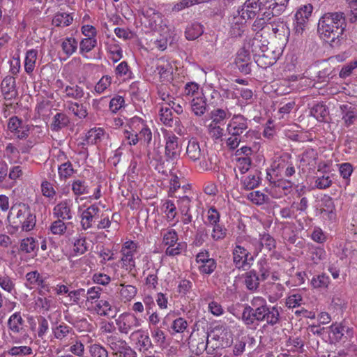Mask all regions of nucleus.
Listing matches in <instances>:
<instances>
[{"label": "nucleus", "mask_w": 357, "mask_h": 357, "mask_svg": "<svg viewBox=\"0 0 357 357\" xmlns=\"http://www.w3.org/2000/svg\"><path fill=\"white\" fill-rule=\"evenodd\" d=\"M243 324L248 328H256L260 323L265 322L263 328L274 326L280 321V314L276 306H270L261 296L253 297L249 304L243 305L241 314Z\"/></svg>", "instance_id": "f257e3e1"}, {"label": "nucleus", "mask_w": 357, "mask_h": 357, "mask_svg": "<svg viewBox=\"0 0 357 357\" xmlns=\"http://www.w3.org/2000/svg\"><path fill=\"white\" fill-rule=\"evenodd\" d=\"M347 15L342 12L325 13L319 20L317 31L320 37L333 47H340L344 40Z\"/></svg>", "instance_id": "f03ea898"}, {"label": "nucleus", "mask_w": 357, "mask_h": 357, "mask_svg": "<svg viewBox=\"0 0 357 357\" xmlns=\"http://www.w3.org/2000/svg\"><path fill=\"white\" fill-rule=\"evenodd\" d=\"M249 121L242 114H234L227 126L230 135L226 140V145L230 150H235L241 142H245L250 132Z\"/></svg>", "instance_id": "7ed1b4c3"}, {"label": "nucleus", "mask_w": 357, "mask_h": 357, "mask_svg": "<svg viewBox=\"0 0 357 357\" xmlns=\"http://www.w3.org/2000/svg\"><path fill=\"white\" fill-rule=\"evenodd\" d=\"M186 156L192 162H198L199 169L210 171L216 165L215 157L209 154L207 149L201 148L199 142L195 138H191L186 148Z\"/></svg>", "instance_id": "20e7f679"}, {"label": "nucleus", "mask_w": 357, "mask_h": 357, "mask_svg": "<svg viewBox=\"0 0 357 357\" xmlns=\"http://www.w3.org/2000/svg\"><path fill=\"white\" fill-rule=\"evenodd\" d=\"M239 243L237 238L232 250V261L237 269L245 271L251 267L257 255H255V250L252 253Z\"/></svg>", "instance_id": "39448f33"}, {"label": "nucleus", "mask_w": 357, "mask_h": 357, "mask_svg": "<svg viewBox=\"0 0 357 357\" xmlns=\"http://www.w3.org/2000/svg\"><path fill=\"white\" fill-rule=\"evenodd\" d=\"M178 236L174 229H167L163 234L162 243L168 245L165 250V255L174 257L180 255L185 248L183 243H178Z\"/></svg>", "instance_id": "423d86ee"}, {"label": "nucleus", "mask_w": 357, "mask_h": 357, "mask_svg": "<svg viewBox=\"0 0 357 357\" xmlns=\"http://www.w3.org/2000/svg\"><path fill=\"white\" fill-rule=\"evenodd\" d=\"M119 333L127 335L133 328L140 326L139 319L133 314L124 312L115 319Z\"/></svg>", "instance_id": "0eeeda50"}, {"label": "nucleus", "mask_w": 357, "mask_h": 357, "mask_svg": "<svg viewBox=\"0 0 357 357\" xmlns=\"http://www.w3.org/2000/svg\"><path fill=\"white\" fill-rule=\"evenodd\" d=\"M164 137L165 140V160L167 162H174L180 155V151L178 149L179 138L174 133H167Z\"/></svg>", "instance_id": "6e6552de"}, {"label": "nucleus", "mask_w": 357, "mask_h": 357, "mask_svg": "<svg viewBox=\"0 0 357 357\" xmlns=\"http://www.w3.org/2000/svg\"><path fill=\"white\" fill-rule=\"evenodd\" d=\"M250 243L255 248V255H258L262 249L271 252L276 248L275 238L266 232L259 234V238H253L250 241Z\"/></svg>", "instance_id": "1a4fd4ad"}, {"label": "nucleus", "mask_w": 357, "mask_h": 357, "mask_svg": "<svg viewBox=\"0 0 357 357\" xmlns=\"http://www.w3.org/2000/svg\"><path fill=\"white\" fill-rule=\"evenodd\" d=\"M313 10V6L310 3L301 6L295 14L294 30L296 33H302L308 18Z\"/></svg>", "instance_id": "9d476101"}, {"label": "nucleus", "mask_w": 357, "mask_h": 357, "mask_svg": "<svg viewBox=\"0 0 357 357\" xmlns=\"http://www.w3.org/2000/svg\"><path fill=\"white\" fill-rule=\"evenodd\" d=\"M208 338V334H191L188 343L191 353L196 356L201 355L205 350H206Z\"/></svg>", "instance_id": "9b49d317"}, {"label": "nucleus", "mask_w": 357, "mask_h": 357, "mask_svg": "<svg viewBox=\"0 0 357 357\" xmlns=\"http://www.w3.org/2000/svg\"><path fill=\"white\" fill-rule=\"evenodd\" d=\"M141 13L146 20L145 23L151 30L157 31L162 26V16L158 10L151 7H144L141 10Z\"/></svg>", "instance_id": "f8f14e48"}, {"label": "nucleus", "mask_w": 357, "mask_h": 357, "mask_svg": "<svg viewBox=\"0 0 357 357\" xmlns=\"http://www.w3.org/2000/svg\"><path fill=\"white\" fill-rule=\"evenodd\" d=\"M112 298H102L96 305L95 310L98 314L102 317L114 318L118 312L117 308L113 305Z\"/></svg>", "instance_id": "ddd939ff"}, {"label": "nucleus", "mask_w": 357, "mask_h": 357, "mask_svg": "<svg viewBox=\"0 0 357 357\" xmlns=\"http://www.w3.org/2000/svg\"><path fill=\"white\" fill-rule=\"evenodd\" d=\"M100 211L98 206L93 204L82 212L81 225L83 229L86 230L92 227L93 223L99 218Z\"/></svg>", "instance_id": "4468645a"}, {"label": "nucleus", "mask_w": 357, "mask_h": 357, "mask_svg": "<svg viewBox=\"0 0 357 357\" xmlns=\"http://www.w3.org/2000/svg\"><path fill=\"white\" fill-rule=\"evenodd\" d=\"M72 202L65 199L57 204L53 208V215L55 218L63 220H70L73 218L71 211Z\"/></svg>", "instance_id": "2eb2a0df"}, {"label": "nucleus", "mask_w": 357, "mask_h": 357, "mask_svg": "<svg viewBox=\"0 0 357 357\" xmlns=\"http://www.w3.org/2000/svg\"><path fill=\"white\" fill-rule=\"evenodd\" d=\"M330 337L335 342H340L343 340L344 334L349 336L352 335V329L346 326L343 323H333L330 327Z\"/></svg>", "instance_id": "dca6fc26"}, {"label": "nucleus", "mask_w": 357, "mask_h": 357, "mask_svg": "<svg viewBox=\"0 0 357 357\" xmlns=\"http://www.w3.org/2000/svg\"><path fill=\"white\" fill-rule=\"evenodd\" d=\"M340 109L344 126L349 127L354 124L357 119V109L351 105L345 104L341 105Z\"/></svg>", "instance_id": "f3484780"}, {"label": "nucleus", "mask_w": 357, "mask_h": 357, "mask_svg": "<svg viewBox=\"0 0 357 357\" xmlns=\"http://www.w3.org/2000/svg\"><path fill=\"white\" fill-rule=\"evenodd\" d=\"M258 13L255 0H246L237 10V14L246 20L254 18Z\"/></svg>", "instance_id": "a211bd4d"}, {"label": "nucleus", "mask_w": 357, "mask_h": 357, "mask_svg": "<svg viewBox=\"0 0 357 357\" xmlns=\"http://www.w3.org/2000/svg\"><path fill=\"white\" fill-rule=\"evenodd\" d=\"M243 278L244 279V284L248 291L255 292L258 290L259 282L261 280L258 277L257 270L252 269L245 272L243 275Z\"/></svg>", "instance_id": "6ab92c4d"}, {"label": "nucleus", "mask_w": 357, "mask_h": 357, "mask_svg": "<svg viewBox=\"0 0 357 357\" xmlns=\"http://www.w3.org/2000/svg\"><path fill=\"white\" fill-rule=\"evenodd\" d=\"M171 179L169 181V189L168 191V195L170 197H178V195L180 194L179 192H183V194H186L188 192H190V185H183L182 187L181 186V183L179 182V178L175 174H171Z\"/></svg>", "instance_id": "aec40b11"}, {"label": "nucleus", "mask_w": 357, "mask_h": 357, "mask_svg": "<svg viewBox=\"0 0 357 357\" xmlns=\"http://www.w3.org/2000/svg\"><path fill=\"white\" fill-rule=\"evenodd\" d=\"M69 123L70 118L68 115L63 112H58L53 116L50 128L53 132H59L67 127Z\"/></svg>", "instance_id": "412c9836"}, {"label": "nucleus", "mask_w": 357, "mask_h": 357, "mask_svg": "<svg viewBox=\"0 0 357 357\" xmlns=\"http://www.w3.org/2000/svg\"><path fill=\"white\" fill-rule=\"evenodd\" d=\"M53 336L55 339L63 340L70 335H74V331L72 327L66 324L61 322L59 324L52 327Z\"/></svg>", "instance_id": "4be33fe9"}, {"label": "nucleus", "mask_w": 357, "mask_h": 357, "mask_svg": "<svg viewBox=\"0 0 357 357\" xmlns=\"http://www.w3.org/2000/svg\"><path fill=\"white\" fill-rule=\"evenodd\" d=\"M321 213L323 216H327L329 220H333L335 218V204L333 199L328 195H324L321 200Z\"/></svg>", "instance_id": "5701e85b"}, {"label": "nucleus", "mask_w": 357, "mask_h": 357, "mask_svg": "<svg viewBox=\"0 0 357 357\" xmlns=\"http://www.w3.org/2000/svg\"><path fill=\"white\" fill-rule=\"evenodd\" d=\"M24 322L20 312H15L8 320V329L13 333H20L23 330Z\"/></svg>", "instance_id": "b1692460"}, {"label": "nucleus", "mask_w": 357, "mask_h": 357, "mask_svg": "<svg viewBox=\"0 0 357 357\" xmlns=\"http://www.w3.org/2000/svg\"><path fill=\"white\" fill-rule=\"evenodd\" d=\"M192 112L197 116H202L206 111L207 105L204 96H197L190 100Z\"/></svg>", "instance_id": "393cba45"}, {"label": "nucleus", "mask_w": 357, "mask_h": 357, "mask_svg": "<svg viewBox=\"0 0 357 357\" xmlns=\"http://www.w3.org/2000/svg\"><path fill=\"white\" fill-rule=\"evenodd\" d=\"M1 88L3 94L10 96L8 98H12L16 95L15 78L13 76H6L1 82Z\"/></svg>", "instance_id": "a878e982"}, {"label": "nucleus", "mask_w": 357, "mask_h": 357, "mask_svg": "<svg viewBox=\"0 0 357 357\" xmlns=\"http://www.w3.org/2000/svg\"><path fill=\"white\" fill-rule=\"evenodd\" d=\"M73 22V17L71 14L65 12L56 13L52 20V24L56 27H66L70 25Z\"/></svg>", "instance_id": "bb28decb"}, {"label": "nucleus", "mask_w": 357, "mask_h": 357, "mask_svg": "<svg viewBox=\"0 0 357 357\" xmlns=\"http://www.w3.org/2000/svg\"><path fill=\"white\" fill-rule=\"evenodd\" d=\"M310 115L314 116L320 122L326 121V118L329 115L328 107L323 103L315 104L310 108Z\"/></svg>", "instance_id": "cd10ccee"}, {"label": "nucleus", "mask_w": 357, "mask_h": 357, "mask_svg": "<svg viewBox=\"0 0 357 357\" xmlns=\"http://www.w3.org/2000/svg\"><path fill=\"white\" fill-rule=\"evenodd\" d=\"M245 19L241 18V16H234L231 22L230 34L233 37H240L244 31L245 29Z\"/></svg>", "instance_id": "c85d7f7f"}, {"label": "nucleus", "mask_w": 357, "mask_h": 357, "mask_svg": "<svg viewBox=\"0 0 357 357\" xmlns=\"http://www.w3.org/2000/svg\"><path fill=\"white\" fill-rule=\"evenodd\" d=\"M231 112L227 109H223L221 108H217L212 110L210 113V119L212 120L211 123L213 124H221L226 119L231 116Z\"/></svg>", "instance_id": "c756f323"}, {"label": "nucleus", "mask_w": 357, "mask_h": 357, "mask_svg": "<svg viewBox=\"0 0 357 357\" xmlns=\"http://www.w3.org/2000/svg\"><path fill=\"white\" fill-rule=\"evenodd\" d=\"M132 335H139L136 344L140 351H147L151 347V340L149 335L144 331L137 330Z\"/></svg>", "instance_id": "7c9ffc66"}, {"label": "nucleus", "mask_w": 357, "mask_h": 357, "mask_svg": "<svg viewBox=\"0 0 357 357\" xmlns=\"http://www.w3.org/2000/svg\"><path fill=\"white\" fill-rule=\"evenodd\" d=\"M289 0H274L273 3H269L268 10L271 12H265L264 15L269 17L270 15H279L283 12L289 3Z\"/></svg>", "instance_id": "2f4dec72"}, {"label": "nucleus", "mask_w": 357, "mask_h": 357, "mask_svg": "<svg viewBox=\"0 0 357 357\" xmlns=\"http://www.w3.org/2000/svg\"><path fill=\"white\" fill-rule=\"evenodd\" d=\"M204 33L202 26L198 23L195 22L189 24L185 31V38L189 40H193L199 38Z\"/></svg>", "instance_id": "473e14b6"}, {"label": "nucleus", "mask_w": 357, "mask_h": 357, "mask_svg": "<svg viewBox=\"0 0 357 357\" xmlns=\"http://www.w3.org/2000/svg\"><path fill=\"white\" fill-rule=\"evenodd\" d=\"M77 45L78 43L75 38L67 37L62 41L61 48L63 53L67 56H70L77 51Z\"/></svg>", "instance_id": "72a5a7b5"}, {"label": "nucleus", "mask_w": 357, "mask_h": 357, "mask_svg": "<svg viewBox=\"0 0 357 357\" xmlns=\"http://www.w3.org/2000/svg\"><path fill=\"white\" fill-rule=\"evenodd\" d=\"M64 93H66V98H70L75 100L81 99L84 95V89L77 84H72L66 86Z\"/></svg>", "instance_id": "f704fd0d"}, {"label": "nucleus", "mask_w": 357, "mask_h": 357, "mask_svg": "<svg viewBox=\"0 0 357 357\" xmlns=\"http://www.w3.org/2000/svg\"><path fill=\"white\" fill-rule=\"evenodd\" d=\"M241 183L243 188L246 190H252L257 188L260 183V178L257 173L249 174L241 178Z\"/></svg>", "instance_id": "c9c22d12"}, {"label": "nucleus", "mask_w": 357, "mask_h": 357, "mask_svg": "<svg viewBox=\"0 0 357 357\" xmlns=\"http://www.w3.org/2000/svg\"><path fill=\"white\" fill-rule=\"evenodd\" d=\"M137 251H130L128 250H121V252L122 255L121 261L123 263V267L126 266V269L131 271L135 267V262L134 260V255Z\"/></svg>", "instance_id": "e433bc0d"}, {"label": "nucleus", "mask_w": 357, "mask_h": 357, "mask_svg": "<svg viewBox=\"0 0 357 357\" xmlns=\"http://www.w3.org/2000/svg\"><path fill=\"white\" fill-rule=\"evenodd\" d=\"M73 243L74 247L73 251L76 255H83L88 250L86 237L83 236L79 235L75 238Z\"/></svg>", "instance_id": "4c0bfd02"}, {"label": "nucleus", "mask_w": 357, "mask_h": 357, "mask_svg": "<svg viewBox=\"0 0 357 357\" xmlns=\"http://www.w3.org/2000/svg\"><path fill=\"white\" fill-rule=\"evenodd\" d=\"M257 266L259 278L261 281L267 280L270 275V267L267 260L266 259H261L257 261Z\"/></svg>", "instance_id": "58836bf2"}, {"label": "nucleus", "mask_w": 357, "mask_h": 357, "mask_svg": "<svg viewBox=\"0 0 357 357\" xmlns=\"http://www.w3.org/2000/svg\"><path fill=\"white\" fill-rule=\"evenodd\" d=\"M97 45V39L94 37L83 38L79 43V53L82 55L91 52Z\"/></svg>", "instance_id": "ea45409f"}, {"label": "nucleus", "mask_w": 357, "mask_h": 357, "mask_svg": "<svg viewBox=\"0 0 357 357\" xmlns=\"http://www.w3.org/2000/svg\"><path fill=\"white\" fill-rule=\"evenodd\" d=\"M36 57V50H30L27 51L24 61V69L28 74H30L33 72L35 67Z\"/></svg>", "instance_id": "a19ab883"}, {"label": "nucleus", "mask_w": 357, "mask_h": 357, "mask_svg": "<svg viewBox=\"0 0 357 357\" xmlns=\"http://www.w3.org/2000/svg\"><path fill=\"white\" fill-rule=\"evenodd\" d=\"M104 130L103 129L95 128L90 130L86 136V140L87 144H96L100 142L102 139V137L104 136Z\"/></svg>", "instance_id": "79ce46f5"}, {"label": "nucleus", "mask_w": 357, "mask_h": 357, "mask_svg": "<svg viewBox=\"0 0 357 357\" xmlns=\"http://www.w3.org/2000/svg\"><path fill=\"white\" fill-rule=\"evenodd\" d=\"M177 200V205L180 212H188L190 211L192 198L186 194H178Z\"/></svg>", "instance_id": "37998d69"}, {"label": "nucleus", "mask_w": 357, "mask_h": 357, "mask_svg": "<svg viewBox=\"0 0 357 357\" xmlns=\"http://www.w3.org/2000/svg\"><path fill=\"white\" fill-rule=\"evenodd\" d=\"M330 283V278L325 273L313 276L311 284L314 288H327Z\"/></svg>", "instance_id": "c03bdc74"}, {"label": "nucleus", "mask_w": 357, "mask_h": 357, "mask_svg": "<svg viewBox=\"0 0 357 357\" xmlns=\"http://www.w3.org/2000/svg\"><path fill=\"white\" fill-rule=\"evenodd\" d=\"M68 109L73 112L75 116L79 118H84L87 116V111L86 107L82 104L74 102L72 101L68 102Z\"/></svg>", "instance_id": "a18cd8bd"}, {"label": "nucleus", "mask_w": 357, "mask_h": 357, "mask_svg": "<svg viewBox=\"0 0 357 357\" xmlns=\"http://www.w3.org/2000/svg\"><path fill=\"white\" fill-rule=\"evenodd\" d=\"M72 190L73 193L77 196L89 193V188L88 185H86V183L85 182V181L80 179L73 181L72 183Z\"/></svg>", "instance_id": "49530a36"}, {"label": "nucleus", "mask_w": 357, "mask_h": 357, "mask_svg": "<svg viewBox=\"0 0 357 357\" xmlns=\"http://www.w3.org/2000/svg\"><path fill=\"white\" fill-rule=\"evenodd\" d=\"M89 352L91 357H108V351L100 343L89 346Z\"/></svg>", "instance_id": "de8ad7c7"}, {"label": "nucleus", "mask_w": 357, "mask_h": 357, "mask_svg": "<svg viewBox=\"0 0 357 357\" xmlns=\"http://www.w3.org/2000/svg\"><path fill=\"white\" fill-rule=\"evenodd\" d=\"M247 198L256 205H261L268 202V197L260 191L251 192L247 195Z\"/></svg>", "instance_id": "09e8293b"}, {"label": "nucleus", "mask_w": 357, "mask_h": 357, "mask_svg": "<svg viewBox=\"0 0 357 357\" xmlns=\"http://www.w3.org/2000/svg\"><path fill=\"white\" fill-rule=\"evenodd\" d=\"M73 165L70 161H67L58 167V173L61 180H66L71 176L74 173Z\"/></svg>", "instance_id": "8fccbe9b"}, {"label": "nucleus", "mask_w": 357, "mask_h": 357, "mask_svg": "<svg viewBox=\"0 0 357 357\" xmlns=\"http://www.w3.org/2000/svg\"><path fill=\"white\" fill-rule=\"evenodd\" d=\"M37 243L32 237L24 238L21 241L20 250V251L29 254L33 252L36 248Z\"/></svg>", "instance_id": "3c124183"}, {"label": "nucleus", "mask_w": 357, "mask_h": 357, "mask_svg": "<svg viewBox=\"0 0 357 357\" xmlns=\"http://www.w3.org/2000/svg\"><path fill=\"white\" fill-rule=\"evenodd\" d=\"M354 171L353 166L349 162H344L339 165L340 176L345 181L347 185L349 184L350 176Z\"/></svg>", "instance_id": "603ef678"}, {"label": "nucleus", "mask_w": 357, "mask_h": 357, "mask_svg": "<svg viewBox=\"0 0 357 357\" xmlns=\"http://www.w3.org/2000/svg\"><path fill=\"white\" fill-rule=\"evenodd\" d=\"M318 158L317 151L314 149H307L303 153L301 158V162L305 163L306 165H311Z\"/></svg>", "instance_id": "864d4df0"}, {"label": "nucleus", "mask_w": 357, "mask_h": 357, "mask_svg": "<svg viewBox=\"0 0 357 357\" xmlns=\"http://www.w3.org/2000/svg\"><path fill=\"white\" fill-rule=\"evenodd\" d=\"M162 209L167 215V220L172 221L176 215V207L171 200H166L162 205Z\"/></svg>", "instance_id": "5fc2aeb1"}, {"label": "nucleus", "mask_w": 357, "mask_h": 357, "mask_svg": "<svg viewBox=\"0 0 357 357\" xmlns=\"http://www.w3.org/2000/svg\"><path fill=\"white\" fill-rule=\"evenodd\" d=\"M122 288L120 290L121 296L127 301L131 300L137 294V289L133 285L120 284Z\"/></svg>", "instance_id": "6e6d98bb"}, {"label": "nucleus", "mask_w": 357, "mask_h": 357, "mask_svg": "<svg viewBox=\"0 0 357 357\" xmlns=\"http://www.w3.org/2000/svg\"><path fill=\"white\" fill-rule=\"evenodd\" d=\"M63 221L58 218L51 224L50 229L53 234L63 235L66 232L67 227Z\"/></svg>", "instance_id": "4d7b16f0"}, {"label": "nucleus", "mask_w": 357, "mask_h": 357, "mask_svg": "<svg viewBox=\"0 0 357 357\" xmlns=\"http://www.w3.org/2000/svg\"><path fill=\"white\" fill-rule=\"evenodd\" d=\"M303 303V296L298 293L289 295L286 301V305L289 308H294L301 306Z\"/></svg>", "instance_id": "13d9d810"}, {"label": "nucleus", "mask_w": 357, "mask_h": 357, "mask_svg": "<svg viewBox=\"0 0 357 357\" xmlns=\"http://www.w3.org/2000/svg\"><path fill=\"white\" fill-rule=\"evenodd\" d=\"M36 215L31 212L29 213L24 220H20V222L22 224V228L26 231H31L36 225Z\"/></svg>", "instance_id": "bf43d9fd"}, {"label": "nucleus", "mask_w": 357, "mask_h": 357, "mask_svg": "<svg viewBox=\"0 0 357 357\" xmlns=\"http://www.w3.org/2000/svg\"><path fill=\"white\" fill-rule=\"evenodd\" d=\"M107 341L112 350L116 351L119 354L120 351L126 344V342L122 339L118 338L116 336H111L108 337Z\"/></svg>", "instance_id": "052dcab7"}, {"label": "nucleus", "mask_w": 357, "mask_h": 357, "mask_svg": "<svg viewBox=\"0 0 357 357\" xmlns=\"http://www.w3.org/2000/svg\"><path fill=\"white\" fill-rule=\"evenodd\" d=\"M227 229L220 223L213 225L211 237L214 241H220L225 238Z\"/></svg>", "instance_id": "680f3d73"}, {"label": "nucleus", "mask_w": 357, "mask_h": 357, "mask_svg": "<svg viewBox=\"0 0 357 357\" xmlns=\"http://www.w3.org/2000/svg\"><path fill=\"white\" fill-rule=\"evenodd\" d=\"M188 326V324L185 319L178 317L172 321L171 328L174 333H182L187 329Z\"/></svg>", "instance_id": "e2e57ef3"}, {"label": "nucleus", "mask_w": 357, "mask_h": 357, "mask_svg": "<svg viewBox=\"0 0 357 357\" xmlns=\"http://www.w3.org/2000/svg\"><path fill=\"white\" fill-rule=\"evenodd\" d=\"M349 10L347 12V19L351 23L357 22V0H352L349 3Z\"/></svg>", "instance_id": "0e129e2a"}, {"label": "nucleus", "mask_w": 357, "mask_h": 357, "mask_svg": "<svg viewBox=\"0 0 357 357\" xmlns=\"http://www.w3.org/2000/svg\"><path fill=\"white\" fill-rule=\"evenodd\" d=\"M217 267L216 261L211 258L208 261H204L199 267V270L201 273L210 275Z\"/></svg>", "instance_id": "69168bd1"}, {"label": "nucleus", "mask_w": 357, "mask_h": 357, "mask_svg": "<svg viewBox=\"0 0 357 357\" xmlns=\"http://www.w3.org/2000/svg\"><path fill=\"white\" fill-rule=\"evenodd\" d=\"M238 90V88L235 84H231L228 88H220V93L221 97L227 98V99H236L238 98V94L235 92V91Z\"/></svg>", "instance_id": "338daca9"}, {"label": "nucleus", "mask_w": 357, "mask_h": 357, "mask_svg": "<svg viewBox=\"0 0 357 357\" xmlns=\"http://www.w3.org/2000/svg\"><path fill=\"white\" fill-rule=\"evenodd\" d=\"M125 100L121 96H116L109 102V110L112 113H116L121 108L124 107Z\"/></svg>", "instance_id": "774afa93"}]
</instances>
